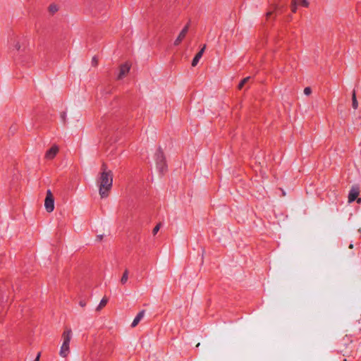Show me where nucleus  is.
I'll use <instances>...</instances> for the list:
<instances>
[{
    "instance_id": "14",
    "label": "nucleus",
    "mask_w": 361,
    "mask_h": 361,
    "mask_svg": "<svg viewBox=\"0 0 361 361\" xmlns=\"http://www.w3.org/2000/svg\"><path fill=\"white\" fill-rule=\"evenodd\" d=\"M108 302V299L106 298H103L100 301L99 305L96 308L97 311H100Z\"/></svg>"
},
{
    "instance_id": "17",
    "label": "nucleus",
    "mask_w": 361,
    "mask_h": 361,
    "mask_svg": "<svg viewBox=\"0 0 361 361\" xmlns=\"http://www.w3.org/2000/svg\"><path fill=\"white\" fill-rule=\"evenodd\" d=\"M298 4L307 7L309 6V2L307 0H298Z\"/></svg>"
},
{
    "instance_id": "16",
    "label": "nucleus",
    "mask_w": 361,
    "mask_h": 361,
    "mask_svg": "<svg viewBox=\"0 0 361 361\" xmlns=\"http://www.w3.org/2000/svg\"><path fill=\"white\" fill-rule=\"evenodd\" d=\"M298 0H292L291 2V10L293 13L296 12L297 6H298Z\"/></svg>"
},
{
    "instance_id": "5",
    "label": "nucleus",
    "mask_w": 361,
    "mask_h": 361,
    "mask_svg": "<svg viewBox=\"0 0 361 361\" xmlns=\"http://www.w3.org/2000/svg\"><path fill=\"white\" fill-rule=\"evenodd\" d=\"M130 64H129L128 63H125L122 64L120 66V71H119V74L118 75V79L121 80L124 76H126L128 74V73L130 71Z\"/></svg>"
},
{
    "instance_id": "25",
    "label": "nucleus",
    "mask_w": 361,
    "mask_h": 361,
    "mask_svg": "<svg viewBox=\"0 0 361 361\" xmlns=\"http://www.w3.org/2000/svg\"><path fill=\"white\" fill-rule=\"evenodd\" d=\"M80 305L81 307H84V306H85V302H83V301H80Z\"/></svg>"
},
{
    "instance_id": "29",
    "label": "nucleus",
    "mask_w": 361,
    "mask_h": 361,
    "mask_svg": "<svg viewBox=\"0 0 361 361\" xmlns=\"http://www.w3.org/2000/svg\"><path fill=\"white\" fill-rule=\"evenodd\" d=\"M278 8L277 6H274V8L276 9Z\"/></svg>"
},
{
    "instance_id": "21",
    "label": "nucleus",
    "mask_w": 361,
    "mask_h": 361,
    "mask_svg": "<svg viewBox=\"0 0 361 361\" xmlns=\"http://www.w3.org/2000/svg\"><path fill=\"white\" fill-rule=\"evenodd\" d=\"M13 46H14L15 49H16L17 50H20V44L18 42H15Z\"/></svg>"
},
{
    "instance_id": "12",
    "label": "nucleus",
    "mask_w": 361,
    "mask_h": 361,
    "mask_svg": "<svg viewBox=\"0 0 361 361\" xmlns=\"http://www.w3.org/2000/svg\"><path fill=\"white\" fill-rule=\"evenodd\" d=\"M128 274H129V271L128 269H126L121 279V283L122 285H124L127 283L128 280Z\"/></svg>"
},
{
    "instance_id": "11",
    "label": "nucleus",
    "mask_w": 361,
    "mask_h": 361,
    "mask_svg": "<svg viewBox=\"0 0 361 361\" xmlns=\"http://www.w3.org/2000/svg\"><path fill=\"white\" fill-rule=\"evenodd\" d=\"M59 10V6L55 3L51 4L48 7V11L51 15L55 14Z\"/></svg>"
},
{
    "instance_id": "8",
    "label": "nucleus",
    "mask_w": 361,
    "mask_h": 361,
    "mask_svg": "<svg viewBox=\"0 0 361 361\" xmlns=\"http://www.w3.org/2000/svg\"><path fill=\"white\" fill-rule=\"evenodd\" d=\"M59 152V147L56 145H54L51 148L48 150L45 154V158L47 159H53Z\"/></svg>"
},
{
    "instance_id": "26",
    "label": "nucleus",
    "mask_w": 361,
    "mask_h": 361,
    "mask_svg": "<svg viewBox=\"0 0 361 361\" xmlns=\"http://www.w3.org/2000/svg\"><path fill=\"white\" fill-rule=\"evenodd\" d=\"M356 200H357V203H361V198H357V199H356Z\"/></svg>"
},
{
    "instance_id": "19",
    "label": "nucleus",
    "mask_w": 361,
    "mask_h": 361,
    "mask_svg": "<svg viewBox=\"0 0 361 361\" xmlns=\"http://www.w3.org/2000/svg\"><path fill=\"white\" fill-rule=\"evenodd\" d=\"M312 92L311 88L309 87H307L304 89V94L306 95H310Z\"/></svg>"
},
{
    "instance_id": "24",
    "label": "nucleus",
    "mask_w": 361,
    "mask_h": 361,
    "mask_svg": "<svg viewBox=\"0 0 361 361\" xmlns=\"http://www.w3.org/2000/svg\"><path fill=\"white\" fill-rule=\"evenodd\" d=\"M272 15V12L271 11H269L267 13V18H269V16H271Z\"/></svg>"
},
{
    "instance_id": "10",
    "label": "nucleus",
    "mask_w": 361,
    "mask_h": 361,
    "mask_svg": "<svg viewBox=\"0 0 361 361\" xmlns=\"http://www.w3.org/2000/svg\"><path fill=\"white\" fill-rule=\"evenodd\" d=\"M145 314V311L142 310L137 314V316L135 317V319H133V321L131 324L132 328L135 327L139 324V322L141 321V319L144 317Z\"/></svg>"
},
{
    "instance_id": "28",
    "label": "nucleus",
    "mask_w": 361,
    "mask_h": 361,
    "mask_svg": "<svg viewBox=\"0 0 361 361\" xmlns=\"http://www.w3.org/2000/svg\"><path fill=\"white\" fill-rule=\"evenodd\" d=\"M358 231L361 233V228H359Z\"/></svg>"
},
{
    "instance_id": "4",
    "label": "nucleus",
    "mask_w": 361,
    "mask_h": 361,
    "mask_svg": "<svg viewBox=\"0 0 361 361\" xmlns=\"http://www.w3.org/2000/svg\"><path fill=\"white\" fill-rule=\"evenodd\" d=\"M44 207L46 211L49 213L53 212L54 209V198L50 190L47 191Z\"/></svg>"
},
{
    "instance_id": "30",
    "label": "nucleus",
    "mask_w": 361,
    "mask_h": 361,
    "mask_svg": "<svg viewBox=\"0 0 361 361\" xmlns=\"http://www.w3.org/2000/svg\"><path fill=\"white\" fill-rule=\"evenodd\" d=\"M200 345V343H199L197 344L196 346L198 347Z\"/></svg>"
},
{
    "instance_id": "1",
    "label": "nucleus",
    "mask_w": 361,
    "mask_h": 361,
    "mask_svg": "<svg viewBox=\"0 0 361 361\" xmlns=\"http://www.w3.org/2000/svg\"><path fill=\"white\" fill-rule=\"evenodd\" d=\"M101 173L97 179L99 187V194L101 198H106L109 196L113 185V173L107 169V166L103 164L101 168Z\"/></svg>"
},
{
    "instance_id": "18",
    "label": "nucleus",
    "mask_w": 361,
    "mask_h": 361,
    "mask_svg": "<svg viewBox=\"0 0 361 361\" xmlns=\"http://www.w3.org/2000/svg\"><path fill=\"white\" fill-rule=\"evenodd\" d=\"M161 226V224L159 223L153 229L152 233L154 235H156L157 232L159 231L160 228Z\"/></svg>"
},
{
    "instance_id": "23",
    "label": "nucleus",
    "mask_w": 361,
    "mask_h": 361,
    "mask_svg": "<svg viewBox=\"0 0 361 361\" xmlns=\"http://www.w3.org/2000/svg\"><path fill=\"white\" fill-rule=\"evenodd\" d=\"M40 353H39L34 361H39Z\"/></svg>"
},
{
    "instance_id": "3",
    "label": "nucleus",
    "mask_w": 361,
    "mask_h": 361,
    "mask_svg": "<svg viewBox=\"0 0 361 361\" xmlns=\"http://www.w3.org/2000/svg\"><path fill=\"white\" fill-rule=\"evenodd\" d=\"M154 162L158 172L163 175L167 171L166 157L162 149L159 147L154 154Z\"/></svg>"
},
{
    "instance_id": "9",
    "label": "nucleus",
    "mask_w": 361,
    "mask_h": 361,
    "mask_svg": "<svg viewBox=\"0 0 361 361\" xmlns=\"http://www.w3.org/2000/svg\"><path fill=\"white\" fill-rule=\"evenodd\" d=\"M205 49H206V45H203L202 48L200 49V51L195 55V56L194 57L192 61V66L193 67L196 66L197 64L198 63L200 59L202 58L204 51H205Z\"/></svg>"
},
{
    "instance_id": "20",
    "label": "nucleus",
    "mask_w": 361,
    "mask_h": 361,
    "mask_svg": "<svg viewBox=\"0 0 361 361\" xmlns=\"http://www.w3.org/2000/svg\"><path fill=\"white\" fill-rule=\"evenodd\" d=\"M92 64L94 66H97L98 64V60L95 56H94L92 59Z\"/></svg>"
},
{
    "instance_id": "15",
    "label": "nucleus",
    "mask_w": 361,
    "mask_h": 361,
    "mask_svg": "<svg viewBox=\"0 0 361 361\" xmlns=\"http://www.w3.org/2000/svg\"><path fill=\"white\" fill-rule=\"evenodd\" d=\"M250 80V77L245 78L238 85V89L241 90L243 86Z\"/></svg>"
},
{
    "instance_id": "27",
    "label": "nucleus",
    "mask_w": 361,
    "mask_h": 361,
    "mask_svg": "<svg viewBox=\"0 0 361 361\" xmlns=\"http://www.w3.org/2000/svg\"><path fill=\"white\" fill-rule=\"evenodd\" d=\"M349 248L353 249V244H350V245H349Z\"/></svg>"
},
{
    "instance_id": "7",
    "label": "nucleus",
    "mask_w": 361,
    "mask_h": 361,
    "mask_svg": "<svg viewBox=\"0 0 361 361\" xmlns=\"http://www.w3.org/2000/svg\"><path fill=\"white\" fill-rule=\"evenodd\" d=\"M359 189L357 187H353L348 195V202L355 201L359 195Z\"/></svg>"
},
{
    "instance_id": "2",
    "label": "nucleus",
    "mask_w": 361,
    "mask_h": 361,
    "mask_svg": "<svg viewBox=\"0 0 361 361\" xmlns=\"http://www.w3.org/2000/svg\"><path fill=\"white\" fill-rule=\"evenodd\" d=\"M73 332L71 328L66 327L62 334L63 343L60 348L59 355L62 357H66L70 353V342L72 338Z\"/></svg>"
},
{
    "instance_id": "6",
    "label": "nucleus",
    "mask_w": 361,
    "mask_h": 361,
    "mask_svg": "<svg viewBox=\"0 0 361 361\" xmlns=\"http://www.w3.org/2000/svg\"><path fill=\"white\" fill-rule=\"evenodd\" d=\"M189 25H186L184 28L181 30V32L179 33L178 36L174 41V45L178 46L180 44V43L182 42V40L185 37L188 31Z\"/></svg>"
},
{
    "instance_id": "22",
    "label": "nucleus",
    "mask_w": 361,
    "mask_h": 361,
    "mask_svg": "<svg viewBox=\"0 0 361 361\" xmlns=\"http://www.w3.org/2000/svg\"><path fill=\"white\" fill-rule=\"evenodd\" d=\"M103 239V235H98L97 236V240H102Z\"/></svg>"
},
{
    "instance_id": "13",
    "label": "nucleus",
    "mask_w": 361,
    "mask_h": 361,
    "mask_svg": "<svg viewBox=\"0 0 361 361\" xmlns=\"http://www.w3.org/2000/svg\"><path fill=\"white\" fill-rule=\"evenodd\" d=\"M352 106L354 109H357L358 107V102L356 98L355 91L354 90L352 94Z\"/></svg>"
}]
</instances>
